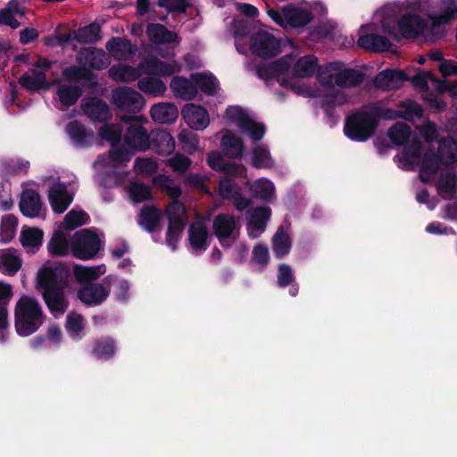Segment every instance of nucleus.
<instances>
[{
	"label": "nucleus",
	"mask_w": 457,
	"mask_h": 457,
	"mask_svg": "<svg viewBox=\"0 0 457 457\" xmlns=\"http://www.w3.org/2000/svg\"><path fill=\"white\" fill-rule=\"evenodd\" d=\"M436 152L443 160V165L450 166L457 163V140L452 136L442 137L439 140Z\"/></svg>",
	"instance_id": "nucleus-34"
},
{
	"label": "nucleus",
	"mask_w": 457,
	"mask_h": 457,
	"mask_svg": "<svg viewBox=\"0 0 457 457\" xmlns=\"http://www.w3.org/2000/svg\"><path fill=\"white\" fill-rule=\"evenodd\" d=\"M146 34L149 39L155 44L178 41L177 34L161 24H149L146 28Z\"/></svg>",
	"instance_id": "nucleus-38"
},
{
	"label": "nucleus",
	"mask_w": 457,
	"mask_h": 457,
	"mask_svg": "<svg viewBox=\"0 0 457 457\" xmlns=\"http://www.w3.org/2000/svg\"><path fill=\"white\" fill-rule=\"evenodd\" d=\"M421 92L424 102L430 109L436 112H441L445 109L446 103L441 98V96L450 92L453 96H457V87H433L436 92L430 91L431 87H419Z\"/></svg>",
	"instance_id": "nucleus-22"
},
{
	"label": "nucleus",
	"mask_w": 457,
	"mask_h": 457,
	"mask_svg": "<svg viewBox=\"0 0 457 457\" xmlns=\"http://www.w3.org/2000/svg\"><path fill=\"white\" fill-rule=\"evenodd\" d=\"M421 137L428 143H439V140L443 137L439 136L436 125L434 122L428 121L420 129Z\"/></svg>",
	"instance_id": "nucleus-61"
},
{
	"label": "nucleus",
	"mask_w": 457,
	"mask_h": 457,
	"mask_svg": "<svg viewBox=\"0 0 457 457\" xmlns=\"http://www.w3.org/2000/svg\"><path fill=\"white\" fill-rule=\"evenodd\" d=\"M220 146L224 154L231 159L239 158L243 154V140L230 130H227L221 137Z\"/></svg>",
	"instance_id": "nucleus-32"
},
{
	"label": "nucleus",
	"mask_w": 457,
	"mask_h": 457,
	"mask_svg": "<svg viewBox=\"0 0 457 457\" xmlns=\"http://www.w3.org/2000/svg\"><path fill=\"white\" fill-rule=\"evenodd\" d=\"M252 191L256 197L265 202H271L275 195V187L270 180L261 179L254 182Z\"/></svg>",
	"instance_id": "nucleus-47"
},
{
	"label": "nucleus",
	"mask_w": 457,
	"mask_h": 457,
	"mask_svg": "<svg viewBox=\"0 0 457 457\" xmlns=\"http://www.w3.org/2000/svg\"><path fill=\"white\" fill-rule=\"evenodd\" d=\"M457 186V176L453 172L442 175L438 180V187L446 193H454Z\"/></svg>",
	"instance_id": "nucleus-63"
},
{
	"label": "nucleus",
	"mask_w": 457,
	"mask_h": 457,
	"mask_svg": "<svg viewBox=\"0 0 457 457\" xmlns=\"http://www.w3.org/2000/svg\"><path fill=\"white\" fill-rule=\"evenodd\" d=\"M403 146L402 155H396L394 159H398L406 170H411V168L420 161L422 150L421 142L419 138L414 137L410 143H405Z\"/></svg>",
	"instance_id": "nucleus-27"
},
{
	"label": "nucleus",
	"mask_w": 457,
	"mask_h": 457,
	"mask_svg": "<svg viewBox=\"0 0 457 457\" xmlns=\"http://www.w3.org/2000/svg\"><path fill=\"white\" fill-rule=\"evenodd\" d=\"M110 295V287L101 283H87L77 292L79 300L87 306L103 303Z\"/></svg>",
	"instance_id": "nucleus-16"
},
{
	"label": "nucleus",
	"mask_w": 457,
	"mask_h": 457,
	"mask_svg": "<svg viewBox=\"0 0 457 457\" xmlns=\"http://www.w3.org/2000/svg\"><path fill=\"white\" fill-rule=\"evenodd\" d=\"M271 210L270 207H256L250 218L249 224L257 230L262 231L270 219Z\"/></svg>",
	"instance_id": "nucleus-52"
},
{
	"label": "nucleus",
	"mask_w": 457,
	"mask_h": 457,
	"mask_svg": "<svg viewBox=\"0 0 457 457\" xmlns=\"http://www.w3.org/2000/svg\"><path fill=\"white\" fill-rule=\"evenodd\" d=\"M411 134V129L403 122H396L387 130V137L392 144L402 146L408 142Z\"/></svg>",
	"instance_id": "nucleus-41"
},
{
	"label": "nucleus",
	"mask_w": 457,
	"mask_h": 457,
	"mask_svg": "<svg viewBox=\"0 0 457 457\" xmlns=\"http://www.w3.org/2000/svg\"><path fill=\"white\" fill-rule=\"evenodd\" d=\"M47 250L52 255L64 256L69 252V243L64 233L61 230L54 232L47 244Z\"/></svg>",
	"instance_id": "nucleus-43"
},
{
	"label": "nucleus",
	"mask_w": 457,
	"mask_h": 457,
	"mask_svg": "<svg viewBox=\"0 0 457 457\" xmlns=\"http://www.w3.org/2000/svg\"><path fill=\"white\" fill-rule=\"evenodd\" d=\"M253 261L262 267L268 265L270 261L269 249L262 244H258L253 249Z\"/></svg>",
	"instance_id": "nucleus-64"
},
{
	"label": "nucleus",
	"mask_w": 457,
	"mask_h": 457,
	"mask_svg": "<svg viewBox=\"0 0 457 457\" xmlns=\"http://www.w3.org/2000/svg\"><path fill=\"white\" fill-rule=\"evenodd\" d=\"M65 328L71 338L79 339L80 333L84 329L82 315L74 313L68 314Z\"/></svg>",
	"instance_id": "nucleus-54"
},
{
	"label": "nucleus",
	"mask_w": 457,
	"mask_h": 457,
	"mask_svg": "<svg viewBox=\"0 0 457 457\" xmlns=\"http://www.w3.org/2000/svg\"><path fill=\"white\" fill-rule=\"evenodd\" d=\"M89 216L85 211L71 210L64 217V225L67 229L72 230L87 224Z\"/></svg>",
	"instance_id": "nucleus-53"
},
{
	"label": "nucleus",
	"mask_w": 457,
	"mask_h": 457,
	"mask_svg": "<svg viewBox=\"0 0 457 457\" xmlns=\"http://www.w3.org/2000/svg\"><path fill=\"white\" fill-rule=\"evenodd\" d=\"M71 270L66 263H46L37 273V287L54 315L64 314L70 306L65 289L69 287Z\"/></svg>",
	"instance_id": "nucleus-2"
},
{
	"label": "nucleus",
	"mask_w": 457,
	"mask_h": 457,
	"mask_svg": "<svg viewBox=\"0 0 457 457\" xmlns=\"http://www.w3.org/2000/svg\"><path fill=\"white\" fill-rule=\"evenodd\" d=\"M443 164V160L439 154L432 147L428 148L422 158L420 167V179L423 182H428L424 174L434 175L439 170V165Z\"/></svg>",
	"instance_id": "nucleus-36"
},
{
	"label": "nucleus",
	"mask_w": 457,
	"mask_h": 457,
	"mask_svg": "<svg viewBox=\"0 0 457 457\" xmlns=\"http://www.w3.org/2000/svg\"><path fill=\"white\" fill-rule=\"evenodd\" d=\"M383 110L385 120H386L403 119L408 121H413L415 119L420 120L423 116L421 105L411 99L401 101L397 105V109L383 107Z\"/></svg>",
	"instance_id": "nucleus-13"
},
{
	"label": "nucleus",
	"mask_w": 457,
	"mask_h": 457,
	"mask_svg": "<svg viewBox=\"0 0 457 457\" xmlns=\"http://www.w3.org/2000/svg\"><path fill=\"white\" fill-rule=\"evenodd\" d=\"M182 115L186 122L195 130H203L210 123L207 111L200 105L187 104L182 109Z\"/></svg>",
	"instance_id": "nucleus-18"
},
{
	"label": "nucleus",
	"mask_w": 457,
	"mask_h": 457,
	"mask_svg": "<svg viewBox=\"0 0 457 457\" xmlns=\"http://www.w3.org/2000/svg\"><path fill=\"white\" fill-rule=\"evenodd\" d=\"M149 148L162 155H169L175 150L173 137L164 129H154L150 134Z\"/></svg>",
	"instance_id": "nucleus-20"
},
{
	"label": "nucleus",
	"mask_w": 457,
	"mask_h": 457,
	"mask_svg": "<svg viewBox=\"0 0 457 457\" xmlns=\"http://www.w3.org/2000/svg\"><path fill=\"white\" fill-rule=\"evenodd\" d=\"M187 210L184 204L180 201H171L166 210L168 220H185Z\"/></svg>",
	"instance_id": "nucleus-62"
},
{
	"label": "nucleus",
	"mask_w": 457,
	"mask_h": 457,
	"mask_svg": "<svg viewBox=\"0 0 457 457\" xmlns=\"http://www.w3.org/2000/svg\"><path fill=\"white\" fill-rule=\"evenodd\" d=\"M41 207V198L36 190L29 188L22 192L19 208L24 216L29 218L37 217L40 213Z\"/></svg>",
	"instance_id": "nucleus-23"
},
{
	"label": "nucleus",
	"mask_w": 457,
	"mask_h": 457,
	"mask_svg": "<svg viewBox=\"0 0 457 457\" xmlns=\"http://www.w3.org/2000/svg\"><path fill=\"white\" fill-rule=\"evenodd\" d=\"M150 114L155 122L170 124L177 120L179 110L174 104L159 103L152 106Z\"/></svg>",
	"instance_id": "nucleus-30"
},
{
	"label": "nucleus",
	"mask_w": 457,
	"mask_h": 457,
	"mask_svg": "<svg viewBox=\"0 0 457 457\" xmlns=\"http://www.w3.org/2000/svg\"><path fill=\"white\" fill-rule=\"evenodd\" d=\"M22 266V260L15 254L14 249L0 250V270L7 276L15 275Z\"/></svg>",
	"instance_id": "nucleus-33"
},
{
	"label": "nucleus",
	"mask_w": 457,
	"mask_h": 457,
	"mask_svg": "<svg viewBox=\"0 0 457 457\" xmlns=\"http://www.w3.org/2000/svg\"><path fill=\"white\" fill-rule=\"evenodd\" d=\"M251 50L262 57H272L280 52L279 42L267 31H259L251 38Z\"/></svg>",
	"instance_id": "nucleus-15"
},
{
	"label": "nucleus",
	"mask_w": 457,
	"mask_h": 457,
	"mask_svg": "<svg viewBox=\"0 0 457 457\" xmlns=\"http://www.w3.org/2000/svg\"><path fill=\"white\" fill-rule=\"evenodd\" d=\"M112 104L127 115H137L145 105L144 96L132 87H114L112 91Z\"/></svg>",
	"instance_id": "nucleus-11"
},
{
	"label": "nucleus",
	"mask_w": 457,
	"mask_h": 457,
	"mask_svg": "<svg viewBox=\"0 0 457 457\" xmlns=\"http://www.w3.org/2000/svg\"><path fill=\"white\" fill-rule=\"evenodd\" d=\"M78 62L83 66L101 70L110 63L109 57L103 50L96 48L81 49L77 56Z\"/></svg>",
	"instance_id": "nucleus-24"
},
{
	"label": "nucleus",
	"mask_w": 457,
	"mask_h": 457,
	"mask_svg": "<svg viewBox=\"0 0 457 457\" xmlns=\"http://www.w3.org/2000/svg\"><path fill=\"white\" fill-rule=\"evenodd\" d=\"M122 122L129 125L124 134L125 145L133 150H146L150 145V134L142 126L146 119L139 115H120Z\"/></svg>",
	"instance_id": "nucleus-7"
},
{
	"label": "nucleus",
	"mask_w": 457,
	"mask_h": 457,
	"mask_svg": "<svg viewBox=\"0 0 457 457\" xmlns=\"http://www.w3.org/2000/svg\"><path fill=\"white\" fill-rule=\"evenodd\" d=\"M381 119L385 120L383 106H365L346 116L344 133L352 141L366 142L375 135Z\"/></svg>",
	"instance_id": "nucleus-3"
},
{
	"label": "nucleus",
	"mask_w": 457,
	"mask_h": 457,
	"mask_svg": "<svg viewBox=\"0 0 457 457\" xmlns=\"http://www.w3.org/2000/svg\"><path fill=\"white\" fill-rule=\"evenodd\" d=\"M209 232L206 225L202 221H195L188 228V240L192 249L195 252H205L209 247Z\"/></svg>",
	"instance_id": "nucleus-21"
},
{
	"label": "nucleus",
	"mask_w": 457,
	"mask_h": 457,
	"mask_svg": "<svg viewBox=\"0 0 457 457\" xmlns=\"http://www.w3.org/2000/svg\"><path fill=\"white\" fill-rule=\"evenodd\" d=\"M273 160L267 146L257 145L253 148L252 165L256 169L273 167Z\"/></svg>",
	"instance_id": "nucleus-46"
},
{
	"label": "nucleus",
	"mask_w": 457,
	"mask_h": 457,
	"mask_svg": "<svg viewBox=\"0 0 457 457\" xmlns=\"http://www.w3.org/2000/svg\"><path fill=\"white\" fill-rule=\"evenodd\" d=\"M106 49L117 60H127L132 57L137 47L123 37H112L106 43Z\"/></svg>",
	"instance_id": "nucleus-28"
},
{
	"label": "nucleus",
	"mask_w": 457,
	"mask_h": 457,
	"mask_svg": "<svg viewBox=\"0 0 457 457\" xmlns=\"http://www.w3.org/2000/svg\"><path fill=\"white\" fill-rule=\"evenodd\" d=\"M267 13L272 21L284 28L287 26L303 27L312 19V14L309 10L293 5L283 8L282 12L269 9Z\"/></svg>",
	"instance_id": "nucleus-12"
},
{
	"label": "nucleus",
	"mask_w": 457,
	"mask_h": 457,
	"mask_svg": "<svg viewBox=\"0 0 457 457\" xmlns=\"http://www.w3.org/2000/svg\"><path fill=\"white\" fill-rule=\"evenodd\" d=\"M411 81L414 86H429L436 84V79L428 71H420L411 77L406 71L399 69H386L380 71L374 79V86H387L390 83Z\"/></svg>",
	"instance_id": "nucleus-9"
},
{
	"label": "nucleus",
	"mask_w": 457,
	"mask_h": 457,
	"mask_svg": "<svg viewBox=\"0 0 457 457\" xmlns=\"http://www.w3.org/2000/svg\"><path fill=\"white\" fill-rule=\"evenodd\" d=\"M73 255L80 260H91L101 249V241L97 234L88 228L74 233L71 243Z\"/></svg>",
	"instance_id": "nucleus-10"
},
{
	"label": "nucleus",
	"mask_w": 457,
	"mask_h": 457,
	"mask_svg": "<svg viewBox=\"0 0 457 457\" xmlns=\"http://www.w3.org/2000/svg\"><path fill=\"white\" fill-rule=\"evenodd\" d=\"M48 200L55 213H63L73 201V195L69 194L67 186L59 182L53 185L48 191Z\"/></svg>",
	"instance_id": "nucleus-17"
},
{
	"label": "nucleus",
	"mask_w": 457,
	"mask_h": 457,
	"mask_svg": "<svg viewBox=\"0 0 457 457\" xmlns=\"http://www.w3.org/2000/svg\"><path fill=\"white\" fill-rule=\"evenodd\" d=\"M110 76L116 82L129 83L140 76V71L126 64H118L109 70Z\"/></svg>",
	"instance_id": "nucleus-42"
},
{
	"label": "nucleus",
	"mask_w": 457,
	"mask_h": 457,
	"mask_svg": "<svg viewBox=\"0 0 457 457\" xmlns=\"http://www.w3.org/2000/svg\"><path fill=\"white\" fill-rule=\"evenodd\" d=\"M411 81L414 86H429L436 84V79L428 71H420L411 77L406 71L399 69H386L380 71L374 79V86H387L390 83Z\"/></svg>",
	"instance_id": "nucleus-8"
},
{
	"label": "nucleus",
	"mask_w": 457,
	"mask_h": 457,
	"mask_svg": "<svg viewBox=\"0 0 457 457\" xmlns=\"http://www.w3.org/2000/svg\"><path fill=\"white\" fill-rule=\"evenodd\" d=\"M123 127L120 123H107L99 129L101 139L110 142L111 145H119L121 140Z\"/></svg>",
	"instance_id": "nucleus-45"
},
{
	"label": "nucleus",
	"mask_w": 457,
	"mask_h": 457,
	"mask_svg": "<svg viewBox=\"0 0 457 457\" xmlns=\"http://www.w3.org/2000/svg\"><path fill=\"white\" fill-rule=\"evenodd\" d=\"M318 67V60L314 55L300 58L293 67V75L297 78H307L314 74Z\"/></svg>",
	"instance_id": "nucleus-39"
},
{
	"label": "nucleus",
	"mask_w": 457,
	"mask_h": 457,
	"mask_svg": "<svg viewBox=\"0 0 457 457\" xmlns=\"http://www.w3.org/2000/svg\"><path fill=\"white\" fill-rule=\"evenodd\" d=\"M18 219L12 214L3 216L0 226V241L4 244L11 242L16 234Z\"/></svg>",
	"instance_id": "nucleus-44"
},
{
	"label": "nucleus",
	"mask_w": 457,
	"mask_h": 457,
	"mask_svg": "<svg viewBox=\"0 0 457 457\" xmlns=\"http://www.w3.org/2000/svg\"><path fill=\"white\" fill-rule=\"evenodd\" d=\"M99 269L100 267L88 268L75 265L73 268V273L79 282L92 283L91 281L96 280L99 277Z\"/></svg>",
	"instance_id": "nucleus-55"
},
{
	"label": "nucleus",
	"mask_w": 457,
	"mask_h": 457,
	"mask_svg": "<svg viewBox=\"0 0 457 457\" xmlns=\"http://www.w3.org/2000/svg\"><path fill=\"white\" fill-rule=\"evenodd\" d=\"M125 144L111 145L110 158L115 162H123L130 160L131 152Z\"/></svg>",
	"instance_id": "nucleus-60"
},
{
	"label": "nucleus",
	"mask_w": 457,
	"mask_h": 457,
	"mask_svg": "<svg viewBox=\"0 0 457 457\" xmlns=\"http://www.w3.org/2000/svg\"><path fill=\"white\" fill-rule=\"evenodd\" d=\"M129 195L134 203H142L153 198L151 187L142 182H133L129 187Z\"/></svg>",
	"instance_id": "nucleus-50"
},
{
	"label": "nucleus",
	"mask_w": 457,
	"mask_h": 457,
	"mask_svg": "<svg viewBox=\"0 0 457 457\" xmlns=\"http://www.w3.org/2000/svg\"><path fill=\"white\" fill-rule=\"evenodd\" d=\"M292 268L288 264H279L278 267L277 283L279 287H286L294 282Z\"/></svg>",
	"instance_id": "nucleus-59"
},
{
	"label": "nucleus",
	"mask_w": 457,
	"mask_h": 457,
	"mask_svg": "<svg viewBox=\"0 0 457 457\" xmlns=\"http://www.w3.org/2000/svg\"><path fill=\"white\" fill-rule=\"evenodd\" d=\"M418 8L427 13L430 23L418 14H403L398 21V29L404 37L422 36L426 39H432L440 34L441 25L457 18V3L454 0H428L419 3Z\"/></svg>",
	"instance_id": "nucleus-1"
},
{
	"label": "nucleus",
	"mask_w": 457,
	"mask_h": 457,
	"mask_svg": "<svg viewBox=\"0 0 457 457\" xmlns=\"http://www.w3.org/2000/svg\"><path fill=\"white\" fill-rule=\"evenodd\" d=\"M236 228L237 221L233 215L220 213L213 219V234L219 241H221V237H232Z\"/></svg>",
	"instance_id": "nucleus-29"
},
{
	"label": "nucleus",
	"mask_w": 457,
	"mask_h": 457,
	"mask_svg": "<svg viewBox=\"0 0 457 457\" xmlns=\"http://www.w3.org/2000/svg\"><path fill=\"white\" fill-rule=\"evenodd\" d=\"M13 296L11 284L0 281V331L9 328L8 305Z\"/></svg>",
	"instance_id": "nucleus-35"
},
{
	"label": "nucleus",
	"mask_w": 457,
	"mask_h": 457,
	"mask_svg": "<svg viewBox=\"0 0 457 457\" xmlns=\"http://www.w3.org/2000/svg\"><path fill=\"white\" fill-rule=\"evenodd\" d=\"M66 133L76 146L86 147L90 145L93 132L87 131L86 127L77 120L70 121L65 128Z\"/></svg>",
	"instance_id": "nucleus-31"
},
{
	"label": "nucleus",
	"mask_w": 457,
	"mask_h": 457,
	"mask_svg": "<svg viewBox=\"0 0 457 457\" xmlns=\"http://www.w3.org/2000/svg\"><path fill=\"white\" fill-rule=\"evenodd\" d=\"M42 306L35 298L21 296L14 308V327L20 337H29L38 330L45 322Z\"/></svg>",
	"instance_id": "nucleus-5"
},
{
	"label": "nucleus",
	"mask_w": 457,
	"mask_h": 457,
	"mask_svg": "<svg viewBox=\"0 0 457 457\" xmlns=\"http://www.w3.org/2000/svg\"><path fill=\"white\" fill-rule=\"evenodd\" d=\"M176 98L184 101L194 99L198 95V89H201L207 96H214L220 87H170Z\"/></svg>",
	"instance_id": "nucleus-48"
},
{
	"label": "nucleus",
	"mask_w": 457,
	"mask_h": 457,
	"mask_svg": "<svg viewBox=\"0 0 457 457\" xmlns=\"http://www.w3.org/2000/svg\"><path fill=\"white\" fill-rule=\"evenodd\" d=\"M226 116L228 120L237 122L239 129L248 123L250 117L238 106H230L226 109Z\"/></svg>",
	"instance_id": "nucleus-58"
},
{
	"label": "nucleus",
	"mask_w": 457,
	"mask_h": 457,
	"mask_svg": "<svg viewBox=\"0 0 457 457\" xmlns=\"http://www.w3.org/2000/svg\"><path fill=\"white\" fill-rule=\"evenodd\" d=\"M80 106L84 114L93 122L104 123L112 117L110 106L98 97L83 98Z\"/></svg>",
	"instance_id": "nucleus-14"
},
{
	"label": "nucleus",
	"mask_w": 457,
	"mask_h": 457,
	"mask_svg": "<svg viewBox=\"0 0 457 457\" xmlns=\"http://www.w3.org/2000/svg\"><path fill=\"white\" fill-rule=\"evenodd\" d=\"M83 87H57L56 95L62 104L70 107L74 105L83 95Z\"/></svg>",
	"instance_id": "nucleus-51"
},
{
	"label": "nucleus",
	"mask_w": 457,
	"mask_h": 457,
	"mask_svg": "<svg viewBox=\"0 0 457 457\" xmlns=\"http://www.w3.org/2000/svg\"><path fill=\"white\" fill-rule=\"evenodd\" d=\"M186 227V220H168V228L166 232V244L173 251L178 248L179 241Z\"/></svg>",
	"instance_id": "nucleus-40"
},
{
	"label": "nucleus",
	"mask_w": 457,
	"mask_h": 457,
	"mask_svg": "<svg viewBox=\"0 0 457 457\" xmlns=\"http://www.w3.org/2000/svg\"><path fill=\"white\" fill-rule=\"evenodd\" d=\"M288 92L299 96L316 98L318 104L324 112L327 122L330 127L337 124L339 116L335 109L347 103L351 97L344 90L345 87H285Z\"/></svg>",
	"instance_id": "nucleus-4"
},
{
	"label": "nucleus",
	"mask_w": 457,
	"mask_h": 457,
	"mask_svg": "<svg viewBox=\"0 0 457 457\" xmlns=\"http://www.w3.org/2000/svg\"><path fill=\"white\" fill-rule=\"evenodd\" d=\"M100 29L97 25L91 24L78 29L74 34V38L80 42H94L98 38Z\"/></svg>",
	"instance_id": "nucleus-56"
},
{
	"label": "nucleus",
	"mask_w": 457,
	"mask_h": 457,
	"mask_svg": "<svg viewBox=\"0 0 457 457\" xmlns=\"http://www.w3.org/2000/svg\"><path fill=\"white\" fill-rule=\"evenodd\" d=\"M273 252L277 258H282L289 253L291 249V240L283 228H278L272 239Z\"/></svg>",
	"instance_id": "nucleus-49"
},
{
	"label": "nucleus",
	"mask_w": 457,
	"mask_h": 457,
	"mask_svg": "<svg viewBox=\"0 0 457 457\" xmlns=\"http://www.w3.org/2000/svg\"><path fill=\"white\" fill-rule=\"evenodd\" d=\"M318 78L327 86H357L364 82L362 72L345 68L341 62H330L320 67Z\"/></svg>",
	"instance_id": "nucleus-6"
},
{
	"label": "nucleus",
	"mask_w": 457,
	"mask_h": 457,
	"mask_svg": "<svg viewBox=\"0 0 457 457\" xmlns=\"http://www.w3.org/2000/svg\"><path fill=\"white\" fill-rule=\"evenodd\" d=\"M116 351L115 339L105 336L94 339L90 354L98 361H107L114 357Z\"/></svg>",
	"instance_id": "nucleus-19"
},
{
	"label": "nucleus",
	"mask_w": 457,
	"mask_h": 457,
	"mask_svg": "<svg viewBox=\"0 0 457 457\" xmlns=\"http://www.w3.org/2000/svg\"><path fill=\"white\" fill-rule=\"evenodd\" d=\"M44 231L36 227L23 226L20 234V242L28 253H36L42 246Z\"/></svg>",
	"instance_id": "nucleus-25"
},
{
	"label": "nucleus",
	"mask_w": 457,
	"mask_h": 457,
	"mask_svg": "<svg viewBox=\"0 0 457 457\" xmlns=\"http://www.w3.org/2000/svg\"><path fill=\"white\" fill-rule=\"evenodd\" d=\"M243 132H247L253 142L260 141L266 131L264 124L258 123L253 120L251 118L248 120V123L240 129Z\"/></svg>",
	"instance_id": "nucleus-57"
},
{
	"label": "nucleus",
	"mask_w": 457,
	"mask_h": 457,
	"mask_svg": "<svg viewBox=\"0 0 457 457\" xmlns=\"http://www.w3.org/2000/svg\"><path fill=\"white\" fill-rule=\"evenodd\" d=\"M358 45L369 51L384 52L390 48V40L378 34H367L361 36L358 39Z\"/></svg>",
	"instance_id": "nucleus-37"
},
{
	"label": "nucleus",
	"mask_w": 457,
	"mask_h": 457,
	"mask_svg": "<svg viewBox=\"0 0 457 457\" xmlns=\"http://www.w3.org/2000/svg\"><path fill=\"white\" fill-rule=\"evenodd\" d=\"M162 213L155 205H145L142 207L137 224L148 233H154L161 223Z\"/></svg>",
	"instance_id": "nucleus-26"
}]
</instances>
